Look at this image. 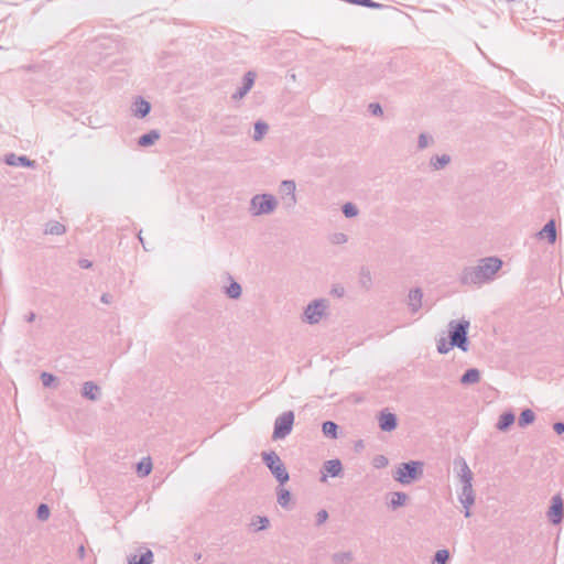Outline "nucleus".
<instances>
[{
    "mask_svg": "<svg viewBox=\"0 0 564 564\" xmlns=\"http://www.w3.org/2000/svg\"><path fill=\"white\" fill-rule=\"evenodd\" d=\"M502 261L496 257H488L479 260L475 267H467L463 270L460 282L463 284H482L494 278L501 268Z\"/></svg>",
    "mask_w": 564,
    "mask_h": 564,
    "instance_id": "obj_1",
    "label": "nucleus"
},
{
    "mask_svg": "<svg viewBox=\"0 0 564 564\" xmlns=\"http://www.w3.org/2000/svg\"><path fill=\"white\" fill-rule=\"evenodd\" d=\"M470 323L467 319L451 321L448 323V337L452 345L466 352L469 349L468 329Z\"/></svg>",
    "mask_w": 564,
    "mask_h": 564,
    "instance_id": "obj_2",
    "label": "nucleus"
},
{
    "mask_svg": "<svg viewBox=\"0 0 564 564\" xmlns=\"http://www.w3.org/2000/svg\"><path fill=\"white\" fill-rule=\"evenodd\" d=\"M423 467L424 463L421 460L401 463L393 474V479L402 485H410L423 476Z\"/></svg>",
    "mask_w": 564,
    "mask_h": 564,
    "instance_id": "obj_3",
    "label": "nucleus"
},
{
    "mask_svg": "<svg viewBox=\"0 0 564 564\" xmlns=\"http://www.w3.org/2000/svg\"><path fill=\"white\" fill-rule=\"evenodd\" d=\"M278 207V199L272 194H257L250 199L249 212L252 216L270 215Z\"/></svg>",
    "mask_w": 564,
    "mask_h": 564,
    "instance_id": "obj_4",
    "label": "nucleus"
},
{
    "mask_svg": "<svg viewBox=\"0 0 564 564\" xmlns=\"http://www.w3.org/2000/svg\"><path fill=\"white\" fill-rule=\"evenodd\" d=\"M262 460L265 466L270 469L271 474L275 477L280 485L289 481L290 476L286 467L282 463L280 456L274 452H263L261 454Z\"/></svg>",
    "mask_w": 564,
    "mask_h": 564,
    "instance_id": "obj_5",
    "label": "nucleus"
},
{
    "mask_svg": "<svg viewBox=\"0 0 564 564\" xmlns=\"http://www.w3.org/2000/svg\"><path fill=\"white\" fill-rule=\"evenodd\" d=\"M294 424V412L285 411L280 414L274 421V430L272 434L273 440L285 438L293 429Z\"/></svg>",
    "mask_w": 564,
    "mask_h": 564,
    "instance_id": "obj_6",
    "label": "nucleus"
},
{
    "mask_svg": "<svg viewBox=\"0 0 564 564\" xmlns=\"http://www.w3.org/2000/svg\"><path fill=\"white\" fill-rule=\"evenodd\" d=\"M327 307V300H314L304 310V321L312 325L319 323L323 316H325Z\"/></svg>",
    "mask_w": 564,
    "mask_h": 564,
    "instance_id": "obj_7",
    "label": "nucleus"
},
{
    "mask_svg": "<svg viewBox=\"0 0 564 564\" xmlns=\"http://www.w3.org/2000/svg\"><path fill=\"white\" fill-rule=\"evenodd\" d=\"M547 518L554 525L560 524L564 519V503L561 495L552 497L551 507L547 511Z\"/></svg>",
    "mask_w": 564,
    "mask_h": 564,
    "instance_id": "obj_8",
    "label": "nucleus"
},
{
    "mask_svg": "<svg viewBox=\"0 0 564 564\" xmlns=\"http://www.w3.org/2000/svg\"><path fill=\"white\" fill-rule=\"evenodd\" d=\"M378 421H379V427L383 432H391V431L395 430L398 426L397 415L394 413L389 412L388 410H382L379 413Z\"/></svg>",
    "mask_w": 564,
    "mask_h": 564,
    "instance_id": "obj_9",
    "label": "nucleus"
},
{
    "mask_svg": "<svg viewBox=\"0 0 564 564\" xmlns=\"http://www.w3.org/2000/svg\"><path fill=\"white\" fill-rule=\"evenodd\" d=\"M127 560L128 564H152L153 552L148 547H141L140 554H130Z\"/></svg>",
    "mask_w": 564,
    "mask_h": 564,
    "instance_id": "obj_10",
    "label": "nucleus"
},
{
    "mask_svg": "<svg viewBox=\"0 0 564 564\" xmlns=\"http://www.w3.org/2000/svg\"><path fill=\"white\" fill-rule=\"evenodd\" d=\"M323 469L326 471V474L322 476V481L326 480L327 475L332 477H339L343 474L341 462L337 458L326 460L323 465Z\"/></svg>",
    "mask_w": 564,
    "mask_h": 564,
    "instance_id": "obj_11",
    "label": "nucleus"
},
{
    "mask_svg": "<svg viewBox=\"0 0 564 564\" xmlns=\"http://www.w3.org/2000/svg\"><path fill=\"white\" fill-rule=\"evenodd\" d=\"M4 162L11 166H25V167H35V161L30 160L25 155H15L14 153H9L4 158Z\"/></svg>",
    "mask_w": 564,
    "mask_h": 564,
    "instance_id": "obj_12",
    "label": "nucleus"
},
{
    "mask_svg": "<svg viewBox=\"0 0 564 564\" xmlns=\"http://www.w3.org/2000/svg\"><path fill=\"white\" fill-rule=\"evenodd\" d=\"M82 395L89 401H97L101 397V390L94 381H86L82 387Z\"/></svg>",
    "mask_w": 564,
    "mask_h": 564,
    "instance_id": "obj_13",
    "label": "nucleus"
},
{
    "mask_svg": "<svg viewBox=\"0 0 564 564\" xmlns=\"http://www.w3.org/2000/svg\"><path fill=\"white\" fill-rule=\"evenodd\" d=\"M423 292L420 288L410 290L408 295V305L411 313L415 314L422 307Z\"/></svg>",
    "mask_w": 564,
    "mask_h": 564,
    "instance_id": "obj_14",
    "label": "nucleus"
},
{
    "mask_svg": "<svg viewBox=\"0 0 564 564\" xmlns=\"http://www.w3.org/2000/svg\"><path fill=\"white\" fill-rule=\"evenodd\" d=\"M256 74L253 72H248L243 76V84L238 90L232 95L234 99H241L245 97L248 91L252 88L254 84Z\"/></svg>",
    "mask_w": 564,
    "mask_h": 564,
    "instance_id": "obj_15",
    "label": "nucleus"
},
{
    "mask_svg": "<svg viewBox=\"0 0 564 564\" xmlns=\"http://www.w3.org/2000/svg\"><path fill=\"white\" fill-rule=\"evenodd\" d=\"M133 115L138 118L147 117L151 111V104L142 97H137L133 101Z\"/></svg>",
    "mask_w": 564,
    "mask_h": 564,
    "instance_id": "obj_16",
    "label": "nucleus"
},
{
    "mask_svg": "<svg viewBox=\"0 0 564 564\" xmlns=\"http://www.w3.org/2000/svg\"><path fill=\"white\" fill-rule=\"evenodd\" d=\"M540 238H546L550 243H554L556 241V225L555 220H549L543 228L538 232Z\"/></svg>",
    "mask_w": 564,
    "mask_h": 564,
    "instance_id": "obj_17",
    "label": "nucleus"
},
{
    "mask_svg": "<svg viewBox=\"0 0 564 564\" xmlns=\"http://www.w3.org/2000/svg\"><path fill=\"white\" fill-rule=\"evenodd\" d=\"M455 464H459V473L458 476L460 478V481L463 485L471 484L473 481V473L470 468L468 467L466 460L464 458H459V460H456Z\"/></svg>",
    "mask_w": 564,
    "mask_h": 564,
    "instance_id": "obj_18",
    "label": "nucleus"
},
{
    "mask_svg": "<svg viewBox=\"0 0 564 564\" xmlns=\"http://www.w3.org/2000/svg\"><path fill=\"white\" fill-rule=\"evenodd\" d=\"M458 499L463 506L475 503V492L471 484L463 485Z\"/></svg>",
    "mask_w": 564,
    "mask_h": 564,
    "instance_id": "obj_19",
    "label": "nucleus"
},
{
    "mask_svg": "<svg viewBox=\"0 0 564 564\" xmlns=\"http://www.w3.org/2000/svg\"><path fill=\"white\" fill-rule=\"evenodd\" d=\"M459 381L464 386L478 383L480 381V371L476 368L467 369Z\"/></svg>",
    "mask_w": 564,
    "mask_h": 564,
    "instance_id": "obj_20",
    "label": "nucleus"
},
{
    "mask_svg": "<svg viewBox=\"0 0 564 564\" xmlns=\"http://www.w3.org/2000/svg\"><path fill=\"white\" fill-rule=\"evenodd\" d=\"M408 500V495L402 491H394L390 494V500L388 502L389 508L395 510L402 506H404Z\"/></svg>",
    "mask_w": 564,
    "mask_h": 564,
    "instance_id": "obj_21",
    "label": "nucleus"
},
{
    "mask_svg": "<svg viewBox=\"0 0 564 564\" xmlns=\"http://www.w3.org/2000/svg\"><path fill=\"white\" fill-rule=\"evenodd\" d=\"M295 189H296V184L294 181H292V180L282 181L280 191H281V193L290 196L291 204L296 203Z\"/></svg>",
    "mask_w": 564,
    "mask_h": 564,
    "instance_id": "obj_22",
    "label": "nucleus"
},
{
    "mask_svg": "<svg viewBox=\"0 0 564 564\" xmlns=\"http://www.w3.org/2000/svg\"><path fill=\"white\" fill-rule=\"evenodd\" d=\"M339 426L333 421H325L322 425V432L324 436L336 440L338 438Z\"/></svg>",
    "mask_w": 564,
    "mask_h": 564,
    "instance_id": "obj_23",
    "label": "nucleus"
},
{
    "mask_svg": "<svg viewBox=\"0 0 564 564\" xmlns=\"http://www.w3.org/2000/svg\"><path fill=\"white\" fill-rule=\"evenodd\" d=\"M221 133L225 135H236L239 133V121L237 118H229L226 123L223 124Z\"/></svg>",
    "mask_w": 564,
    "mask_h": 564,
    "instance_id": "obj_24",
    "label": "nucleus"
},
{
    "mask_svg": "<svg viewBox=\"0 0 564 564\" xmlns=\"http://www.w3.org/2000/svg\"><path fill=\"white\" fill-rule=\"evenodd\" d=\"M160 139V132L158 130H151L148 133L142 134L139 140L138 144L140 147H150L152 145L156 140Z\"/></svg>",
    "mask_w": 564,
    "mask_h": 564,
    "instance_id": "obj_25",
    "label": "nucleus"
},
{
    "mask_svg": "<svg viewBox=\"0 0 564 564\" xmlns=\"http://www.w3.org/2000/svg\"><path fill=\"white\" fill-rule=\"evenodd\" d=\"M514 419L516 416L512 412L502 413L497 423V429L499 431H507L513 424Z\"/></svg>",
    "mask_w": 564,
    "mask_h": 564,
    "instance_id": "obj_26",
    "label": "nucleus"
},
{
    "mask_svg": "<svg viewBox=\"0 0 564 564\" xmlns=\"http://www.w3.org/2000/svg\"><path fill=\"white\" fill-rule=\"evenodd\" d=\"M451 162V156L447 154L434 155L430 160V164L434 170H442Z\"/></svg>",
    "mask_w": 564,
    "mask_h": 564,
    "instance_id": "obj_27",
    "label": "nucleus"
},
{
    "mask_svg": "<svg viewBox=\"0 0 564 564\" xmlns=\"http://www.w3.org/2000/svg\"><path fill=\"white\" fill-rule=\"evenodd\" d=\"M535 420V414L531 409H524L518 419V424L520 427H524Z\"/></svg>",
    "mask_w": 564,
    "mask_h": 564,
    "instance_id": "obj_28",
    "label": "nucleus"
},
{
    "mask_svg": "<svg viewBox=\"0 0 564 564\" xmlns=\"http://www.w3.org/2000/svg\"><path fill=\"white\" fill-rule=\"evenodd\" d=\"M251 527L254 528V531L258 532V531H262V530H265L269 528L270 525V520L268 517H262V516H254L252 519H251V523H250Z\"/></svg>",
    "mask_w": 564,
    "mask_h": 564,
    "instance_id": "obj_29",
    "label": "nucleus"
},
{
    "mask_svg": "<svg viewBox=\"0 0 564 564\" xmlns=\"http://www.w3.org/2000/svg\"><path fill=\"white\" fill-rule=\"evenodd\" d=\"M359 284L365 290H370L372 286V278L369 269L362 268L359 273Z\"/></svg>",
    "mask_w": 564,
    "mask_h": 564,
    "instance_id": "obj_30",
    "label": "nucleus"
},
{
    "mask_svg": "<svg viewBox=\"0 0 564 564\" xmlns=\"http://www.w3.org/2000/svg\"><path fill=\"white\" fill-rule=\"evenodd\" d=\"M332 560L335 564H349L354 560L351 552H338L332 555Z\"/></svg>",
    "mask_w": 564,
    "mask_h": 564,
    "instance_id": "obj_31",
    "label": "nucleus"
},
{
    "mask_svg": "<svg viewBox=\"0 0 564 564\" xmlns=\"http://www.w3.org/2000/svg\"><path fill=\"white\" fill-rule=\"evenodd\" d=\"M152 470V462L151 458H143L140 463L137 465V471L139 476L145 477L148 476Z\"/></svg>",
    "mask_w": 564,
    "mask_h": 564,
    "instance_id": "obj_32",
    "label": "nucleus"
},
{
    "mask_svg": "<svg viewBox=\"0 0 564 564\" xmlns=\"http://www.w3.org/2000/svg\"><path fill=\"white\" fill-rule=\"evenodd\" d=\"M269 126L259 120L254 123V133H253V140L260 141L262 140L263 135L268 132Z\"/></svg>",
    "mask_w": 564,
    "mask_h": 564,
    "instance_id": "obj_33",
    "label": "nucleus"
},
{
    "mask_svg": "<svg viewBox=\"0 0 564 564\" xmlns=\"http://www.w3.org/2000/svg\"><path fill=\"white\" fill-rule=\"evenodd\" d=\"M65 226L58 221H50L46 225L45 234L48 235H62L65 232Z\"/></svg>",
    "mask_w": 564,
    "mask_h": 564,
    "instance_id": "obj_34",
    "label": "nucleus"
},
{
    "mask_svg": "<svg viewBox=\"0 0 564 564\" xmlns=\"http://www.w3.org/2000/svg\"><path fill=\"white\" fill-rule=\"evenodd\" d=\"M226 294L229 299H238L241 295V286L238 282L231 281L229 286L226 288Z\"/></svg>",
    "mask_w": 564,
    "mask_h": 564,
    "instance_id": "obj_35",
    "label": "nucleus"
},
{
    "mask_svg": "<svg viewBox=\"0 0 564 564\" xmlns=\"http://www.w3.org/2000/svg\"><path fill=\"white\" fill-rule=\"evenodd\" d=\"M449 557L451 554L448 550H438L434 555L432 564H447Z\"/></svg>",
    "mask_w": 564,
    "mask_h": 564,
    "instance_id": "obj_36",
    "label": "nucleus"
},
{
    "mask_svg": "<svg viewBox=\"0 0 564 564\" xmlns=\"http://www.w3.org/2000/svg\"><path fill=\"white\" fill-rule=\"evenodd\" d=\"M346 2H349L351 4L362 6L370 9H381L384 6L379 2H375L372 0H345Z\"/></svg>",
    "mask_w": 564,
    "mask_h": 564,
    "instance_id": "obj_37",
    "label": "nucleus"
},
{
    "mask_svg": "<svg viewBox=\"0 0 564 564\" xmlns=\"http://www.w3.org/2000/svg\"><path fill=\"white\" fill-rule=\"evenodd\" d=\"M290 500H291V492L288 489L280 488L278 491V503L282 508H288Z\"/></svg>",
    "mask_w": 564,
    "mask_h": 564,
    "instance_id": "obj_38",
    "label": "nucleus"
},
{
    "mask_svg": "<svg viewBox=\"0 0 564 564\" xmlns=\"http://www.w3.org/2000/svg\"><path fill=\"white\" fill-rule=\"evenodd\" d=\"M341 212H343L344 216L347 218L356 217L359 213L357 206L352 203L344 204L341 207Z\"/></svg>",
    "mask_w": 564,
    "mask_h": 564,
    "instance_id": "obj_39",
    "label": "nucleus"
},
{
    "mask_svg": "<svg viewBox=\"0 0 564 564\" xmlns=\"http://www.w3.org/2000/svg\"><path fill=\"white\" fill-rule=\"evenodd\" d=\"M455 345H452V341H447L446 338L442 337L437 340L436 348L437 351L442 355L447 354Z\"/></svg>",
    "mask_w": 564,
    "mask_h": 564,
    "instance_id": "obj_40",
    "label": "nucleus"
},
{
    "mask_svg": "<svg viewBox=\"0 0 564 564\" xmlns=\"http://www.w3.org/2000/svg\"><path fill=\"white\" fill-rule=\"evenodd\" d=\"M433 143V138L426 133H420L417 139V148L423 150Z\"/></svg>",
    "mask_w": 564,
    "mask_h": 564,
    "instance_id": "obj_41",
    "label": "nucleus"
},
{
    "mask_svg": "<svg viewBox=\"0 0 564 564\" xmlns=\"http://www.w3.org/2000/svg\"><path fill=\"white\" fill-rule=\"evenodd\" d=\"M41 381H42V384L45 387V388H50V387H53V384L55 383L56 381V377L50 372H42L41 373Z\"/></svg>",
    "mask_w": 564,
    "mask_h": 564,
    "instance_id": "obj_42",
    "label": "nucleus"
},
{
    "mask_svg": "<svg viewBox=\"0 0 564 564\" xmlns=\"http://www.w3.org/2000/svg\"><path fill=\"white\" fill-rule=\"evenodd\" d=\"M36 517L39 520H47L48 517H50V508L45 503H41L39 507H37V510H36Z\"/></svg>",
    "mask_w": 564,
    "mask_h": 564,
    "instance_id": "obj_43",
    "label": "nucleus"
},
{
    "mask_svg": "<svg viewBox=\"0 0 564 564\" xmlns=\"http://www.w3.org/2000/svg\"><path fill=\"white\" fill-rule=\"evenodd\" d=\"M330 242L334 245H343L346 243L348 240V237L344 232H335L330 236Z\"/></svg>",
    "mask_w": 564,
    "mask_h": 564,
    "instance_id": "obj_44",
    "label": "nucleus"
},
{
    "mask_svg": "<svg viewBox=\"0 0 564 564\" xmlns=\"http://www.w3.org/2000/svg\"><path fill=\"white\" fill-rule=\"evenodd\" d=\"M389 464V460L386 456L383 455H377L373 459V466L376 468H383L386 467L387 465Z\"/></svg>",
    "mask_w": 564,
    "mask_h": 564,
    "instance_id": "obj_45",
    "label": "nucleus"
},
{
    "mask_svg": "<svg viewBox=\"0 0 564 564\" xmlns=\"http://www.w3.org/2000/svg\"><path fill=\"white\" fill-rule=\"evenodd\" d=\"M368 109L371 112V115H373V116H381L383 113L382 108H381L380 104H378V102H371L368 106Z\"/></svg>",
    "mask_w": 564,
    "mask_h": 564,
    "instance_id": "obj_46",
    "label": "nucleus"
},
{
    "mask_svg": "<svg viewBox=\"0 0 564 564\" xmlns=\"http://www.w3.org/2000/svg\"><path fill=\"white\" fill-rule=\"evenodd\" d=\"M328 519V512L326 510H319L316 514V524L321 525Z\"/></svg>",
    "mask_w": 564,
    "mask_h": 564,
    "instance_id": "obj_47",
    "label": "nucleus"
},
{
    "mask_svg": "<svg viewBox=\"0 0 564 564\" xmlns=\"http://www.w3.org/2000/svg\"><path fill=\"white\" fill-rule=\"evenodd\" d=\"M553 429L557 434L564 433V422L554 423Z\"/></svg>",
    "mask_w": 564,
    "mask_h": 564,
    "instance_id": "obj_48",
    "label": "nucleus"
},
{
    "mask_svg": "<svg viewBox=\"0 0 564 564\" xmlns=\"http://www.w3.org/2000/svg\"><path fill=\"white\" fill-rule=\"evenodd\" d=\"M79 265L83 269H89L93 265V263H91V261H89L87 259H82V260H79Z\"/></svg>",
    "mask_w": 564,
    "mask_h": 564,
    "instance_id": "obj_49",
    "label": "nucleus"
},
{
    "mask_svg": "<svg viewBox=\"0 0 564 564\" xmlns=\"http://www.w3.org/2000/svg\"><path fill=\"white\" fill-rule=\"evenodd\" d=\"M111 300H112V296L109 294V293H104L100 297V301L104 303V304H109L111 303Z\"/></svg>",
    "mask_w": 564,
    "mask_h": 564,
    "instance_id": "obj_50",
    "label": "nucleus"
},
{
    "mask_svg": "<svg viewBox=\"0 0 564 564\" xmlns=\"http://www.w3.org/2000/svg\"><path fill=\"white\" fill-rule=\"evenodd\" d=\"M471 506L473 505H464L463 506L464 507V514H465L466 518H469L471 516V513H470V507Z\"/></svg>",
    "mask_w": 564,
    "mask_h": 564,
    "instance_id": "obj_51",
    "label": "nucleus"
},
{
    "mask_svg": "<svg viewBox=\"0 0 564 564\" xmlns=\"http://www.w3.org/2000/svg\"><path fill=\"white\" fill-rule=\"evenodd\" d=\"M35 317H36V315H35L33 312H30V313L25 316V321H26L28 323H32V322H34Z\"/></svg>",
    "mask_w": 564,
    "mask_h": 564,
    "instance_id": "obj_52",
    "label": "nucleus"
},
{
    "mask_svg": "<svg viewBox=\"0 0 564 564\" xmlns=\"http://www.w3.org/2000/svg\"><path fill=\"white\" fill-rule=\"evenodd\" d=\"M333 292L337 295V296H343L344 295V288H340V289H334Z\"/></svg>",
    "mask_w": 564,
    "mask_h": 564,
    "instance_id": "obj_53",
    "label": "nucleus"
},
{
    "mask_svg": "<svg viewBox=\"0 0 564 564\" xmlns=\"http://www.w3.org/2000/svg\"><path fill=\"white\" fill-rule=\"evenodd\" d=\"M78 553H79V555H80V556H84V554H85V547H84L83 545H80V546H79V549H78Z\"/></svg>",
    "mask_w": 564,
    "mask_h": 564,
    "instance_id": "obj_54",
    "label": "nucleus"
},
{
    "mask_svg": "<svg viewBox=\"0 0 564 564\" xmlns=\"http://www.w3.org/2000/svg\"><path fill=\"white\" fill-rule=\"evenodd\" d=\"M138 237H139L140 242H141V243H143V239H142V237H141V232L139 234V236H138Z\"/></svg>",
    "mask_w": 564,
    "mask_h": 564,
    "instance_id": "obj_55",
    "label": "nucleus"
}]
</instances>
